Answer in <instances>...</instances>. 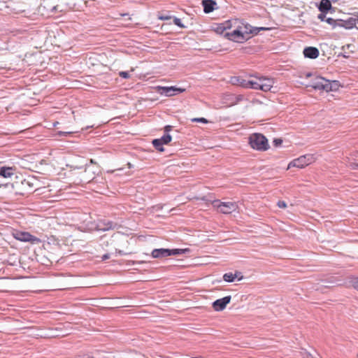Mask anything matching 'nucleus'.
<instances>
[{"label":"nucleus","mask_w":358,"mask_h":358,"mask_svg":"<svg viewBox=\"0 0 358 358\" xmlns=\"http://www.w3.org/2000/svg\"><path fill=\"white\" fill-rule=\"evenodd\" d=\"M10 260H12V262L3 261L1 262V265L3 266V267H1V271H3V273L6 274L5 276H1V279L9 278V275H10V273L12 272H13L14 270L15 269V268H13V267L17 266L18 262L17 261V259L15 255H13L10 257Z\"/></svg>","instance_id":"nucleus-7"},{"label":"nucleus","mask_w":358,"mask_h":358,"mask_svg":"<svg viewBox=\"0 0 358 358\" xmlns=\"http://www.w3.org/2000/svg\"><path fill=\"white\" fill-rule=\"evenodd\" d=\"M119 76L124 79H128L130 77L128 71H120Z\"/></svg>","instance_id":"nucleus-34"},{"label":"nucleus","mask_w":358,"mask_h":358,"mask_svg":"<svg viewBox=\"0 0 358 358\" xmlns=\"http://www.w3.org/2000/svg\"><path fill=\"white\" fill-rule=\"evenodd\" d=\"M326 14L327 13H320L317 16L318 19H320L321 21H325V20L327 18Z\"/></svg>","instance_id":"nucleus-38"},{"label":"nucleus","mask_w":358,"mask_h":358,"mask_svg":"<svg viewBox=\"0 0 358 358\" xmlns=\"http://www.w3.org/2000/svg\"><path fill=\"white\" fill-rule=\"evenodd\" d=\"M282 143V140L281 138H275L273 141V145L278 147Z\"/></svg>","instance_id":"nucleus-37"},{"label":"nucleus","mask_w":358,"mask_h":358,"mask_svg":"<svg viewBox=\"0 0 358 358\" xmlns=\"http://www.w3.org/2000/svg\"><path fill=\"white\" fill-rule=\"evenodd\" d=\"M34 179H26L24 180L23 182H22V184L24 185H27L29 186L30 188H33L34 187Z\"/></svg>","instance_id":"nucleus-30"},{"label":"nucleus","mask_w":358,"mask_h":358,"mask_svg":"<svg viewBox=\"0 0 358 358\" xmlns=\"http://www.w3.org/2000/svg\"><path fill=\"white\" fill-rule=\"evenodd\" d=\"M108 245V243H103L102 245Z\"/></svg>","instance_id":"nucleus-54"},{"label":"nucleus","mask_w":358,"mask_h":358,"mask_svg":"<svg viewBox=\"0 0 358 358\" xmlns=\"http://www.w3.org/2000/svg\"><path fill=\"white\" fill-rule=\"evenodd\" d=\"M194 358H201V357H194Z\"/></svg>","instance_id":"nucleus-57"},{"label":"nucleus","mask_w":358,"mask_h":358,"mask_svg":"<svg viewBox=\"0 0 358 358\" xmlns=\"http://www.w3.org/2000/svg\"><path fill=\"white\" fill-rule=\"evenodd\" d=\"M303 53L305 57L309 59H316L320 55L319 50L312 46L305 48Z\"/></svg>","instance_id":"nucleus-13"},{"label":"nucleus","mask_w":358,"mask_h":358,"mask_svg":"<svg viewBox=\"0 0 358 358\" xmlns=\"http://www.w3.org/2000/svg\"><path fill=\"white\" fill-rule=\"evenodd\" d=\"M338 56L342 57L343 58H346V59L350 57V55H348L347 52H341Z\"/></svg>","instance_id":"nucleus-45"},{"label":"nucleus","mask_w":358,"mask_h":358,"mask_svg":"<svg viewBox=\"0 0 358 358\" xmlns=\"http://www.w3.org/2000/svg\"><path fill=\"white\" fill-rule=\"evenodd\" d=\"M151 257L154 259H160L169 257V248H157L151 252Z\"/></svg>","instance_id":"nucleus-14"},{"label":"nucleus","mask_w":358,"mask_h":358,"mask_svg":"<svg viewBox=\"0 0 358 358\" xmlns=\"http://www.w3.org/2000/svg\"><path fill=\"white\" fill-rule=\"evenodd\" d=\"M249 81H250V80H245V79L241 78V82L239 83V86L244 87V88H248L249 83H248V82H249Z\"/></svg>","instance_id":"nucleus-32"},{"label":"nucleus","mask_w":358,"mask_h":358,"mask_svg":"<svg viewBox=\"0 0 358 358\" xmlns=\"http://www.w3.org/2000/svg\"><path fill=\"white\" fill-rule=\"evenodd\" d=\"M350 282L354 288L358 290V278H352Z\"/></svg>","instance_id":"nucleus-35"},{"label":"nucleus","mask_w":358,"mask_h":358,"mask_svg":"<svg viewBox=\"0 0 358 358\" xmlns=\"http://www.w3.org/2000/svg\"><path fill=\"white\" fill-rule=\"evenodd\" d=\"M115 254H116V256H124L126 255H127V252H125L123 250H119V249H115Z\"/></svg>","instance_id":"nucleus-39"},{"label":"nucleus","mask_w":358,"mask_h":358,"mask_svg":"<svg viewBox=\"0 0 358 358\" xmlns=\"http://www.w3.org/2000/svg\"><path fill=\"white\" fill-rule=\"evenodd\" d=\"M3 94H4V91L1 90V98L6 97V96Z\"/></svg>","instance_id":"nucleus-48"},{"label":"nucleus","mask_w":358,"mask_h":358,"mask_svg":"<svg viewBox=\"0 0 358 358\" xmlns=\"http://www.w3.org/2000/svg\"><path fill=\"white\" fill-rule=\"evenodd\" d=\"M248 83H249L248 89L260 90H261V85H260L259 78L257 79V80H250V81L248 82Z\"/></svg>","instance_id":"nucleus-23"},{"label":"nucleus","mask_w":358,"mask_h":358,"mask_svg":"<svg viewBox=\"0 0 358 358\" xmlns=\"http://www.w3.org/2000/svg\"><path fill=\"white\" fill-rule=\"evenodd\" d=\"M157 139L159 140L164 145H167L171 141L172 136L169 134H164L161 138Z\"/></svg>","instance_id":"nucleus-27"},{"label":"nucleus","mask_w":358,"mask_h":358,"mask_svg":"<svg viewBox=\"0 0 358 358\" xmlns=\"http://www.w3.org/2000/svg\"><path fill=\"white\" fill-rule=\"evenodd\" d=\"M339 27L345 29H351L356 27L358 29V16L349 17L346 20L339 19Z\"/></svg>","instance_id":"nucleus-9"},{"label":"nucleus","mask_w":358,"mask_h":358,"mask_svg":"<svg viewBox=\"0 0 358 358\" xmlns=\"http://www.w3.org/2000/svg\"><path fill=\"white\" fill-rule=\"evenodd\" d=\"M324 81H327V79L321 76H317L308 86L315 90L324 91L326 83Z\"/></svg>","instance_id":"nucleus-12"},{"label":"nucleus","mask_w":358,"mask_h":358,"mask_svg":"<svg viewBox=\"0 0 358 358\" xmlns=\"http://www.w3.org/2000/svg\"><path fill=\"white\" fill-rule=\"evenodd\" d=\"M348 166L352 169H358V152L348 158Z\"/></svg>","instance_id":"nucleus-20"},{"label":"nucleus","mask_w":358,"mask_h":358,"mask_svg":"<svg viewBox=\"0 0 358 358\" xmlns=\"http://www.w3.org/2000/svg\"><path fill=\"white\" fill-rule=\"evenodd\" d=\"M173 23L180 28L185 27V26L182 23L181 20L177 17H173Z\"/></svg>","instance_id":"nucleus-31"},{"label":"nucleus","mask_w":358,"mask_h":358,"mask_svg":"<svg viewBox=\"0 0 358 358\" xmlns=\"http://www.w3.org/2000/svg\"><path fill=\"white\" fill-rule=\"evenodd\" d=\"M225 31H226V29L224 28L223 23L217 24L216 27L215 28V31L218 34H224V35Z\"/></svg>","instance_id":"nucleus-28"},{"label":"nucleus","mask_w":358,"mask_h":358,"mask_svg":"<svg viewBox=\"0 0 358 358\" xmlns=\"http://www.w3.org/2000/svg\"><path fill=\"white\" fill-rule=\"evenodd\" d=\"M310 76H311V73H308L306 74V77H310Z\"/></svg>","instance_id":"nucleus-49"},{"label":"nucleus","mask_w":358,"mask_h":358,"mask_svg":"<svg viewBox=\"0 0 358 358\" xmlns=\"http://www.w3.org/2000/svg\"><path fill=\"white\" fill-rule=\"evenodd\" d=\"M267 29H268L266 28V27H252V29L250 31H249V32H250V34L257 35L260 31L267 30Z\"/></svg>","instance_id":"nucleus-29"},{"label":"nucleus","mask_w":358,"mask_h":358,"mask_svg":"<svg viewBox=\"0 0 358 358\" xmlns=\"http://www.w3.org/2000/svg\"><path fill=\"white\" fill-rule=\"evenodd\" d=\"M236 278V275L232 273H226L223 275V280L227 282H233Z\"/></svg>","instance_id":"nucleus-26"},{"label":"nucleus","mask_w":358,"mask_h":358,"mask_svg":"<svg viewBox=\"0 0 358 358\" xmlns=\"http://www.w3.org/2000/svg\"><path fill=\"white\" fill-rule=\"evenodd\" d=\"M242 99H243V96H242V95H238V96L236 97V101H241Z\"/></svg>","instance_id":"nucleus-47"},{"label":"nucleus","mask_w":358,"mask_h":358,"mask_svg":"<svg viewBox=\"0 0 358 358\" xmlns=\"http://www.w3.org/2000/svg\"><path fill=\"white\" fill-rule=\"evenodd\" d=\"M1 310H3V311H5V309H3V308H2V307L1 308Z\"/></svg>","instance_id":"nucleus-55"},{"label":"nucleus","mask_w":358,"mask_h":358,"mask_svg":"<svg viewBox=\"0 0 358 358\" xmlns=\"http://www.w3.org/2000/svg\"><path fill=\"white\" fill-rule=\"evenodd\" d=\"M251 148L258 151H266L269 148L268 139L262 134L255 133L249 137Z\"/></svg>","instance_id":"nucleus-3"},{"label":"nucleus","mask_w":358,"mask_h":358,"mask_svg":"<svg viewBox=\"0 0 358 358\" xmlns=\"http://www.w3.org/2000/svg\"><path fill=\"white\" fill-rule=\"evenodd\" d=\"M71 132L70 131H59L58 135L59 136H66L67 135L70 134Z\"/></svg>","instance_id":"nucleus-43"},{"label":"nucleus","mask_w":358,"mask_h":358,"mask_svg":"<svg viewBox=\"0 0 358 358\" xmlns=\"http://www.w3.org/2000/svg\"><path fill=\"white\" fill-rule=\"evenodd\" d=\"M261 90L264 92H268L271 90L273 85V80L268 78H259Z\"/></svg>","instance_id":"nucleus-15"},{"label":"nucleus","mask_w":358,"mask_h":358,"mask_svg":"<svg viewBox=\"0 0 358 358\" xmlns=\"http://www.w3.org/2000/svg\"><path fill=\"white\" fill-rule=\"evenodd\" d=\"M90 163H91V164H93V163H94V160H93V159H91V160H90Z\"/></svg>","instance_id":"nucleus-52"},{"label":"nucleus","mask_w":358,"mask_h":358,"mask_svg":"<svg viewBox=\"0 0 358 358\" xmlns=\"http://www.w3.org/2000/svg\"><path fill=\"white\" fill-rule=\"evenodd\" d=\"M110 257V255L109 253H106V254H104L102 257H101V260L102 261H105L106 259H108Z\"/></svg>","instance_id":"nucleus-44"},{"label":"nucleus","mask_w":358,"mask_h":358,"mask_svg":"<svg viewBox=\"0 0 358 358\" xmlns=\"http://www.w3.org/2000/svg\"><path fill=\"white\" fill-rule=\"evenodd\" d=\"M241 77H233L231 78V82L233 84H236L239 85V83L241 82Z\"/></svg>","instance_id":"nucleus-36"},{"label":"nucleus","mask_w":358,"mask_h":358,"mask_svg":"<svg viewBox=\"0 0 358 358\" xmlns=\"http://www.w3.org/2000/svg\"><path fill=\"white\" fill-rule=\"evenodd\" d=\"M325 22H327L329 25L332 27L333 29H336L339 27V19H334L332 17H327L325 20Z\"/></svg>","instance_id":"nucleus-24"},{"label":"nucleus","mask_w":358,"mask_h":358,"mask_svg":"<svg viewBox=\"0 0 358 358\" xmlns=\"http://www.w3.org/2000/svg\"><path fill=\"white\" fill-rule=\"evenodd\" d=\"M159 18L162 20H169L171 18V17L168 16V15H162V16H160Z\"/></svg>","instance_id":"nucleus-46"},{"label":"nucleus","mask_w":358,"mask_h":358,"mask_svg":"<svg viewBox=\"0 0 358 358\" xmlns=\"http://www.w3.org/2000/svg\"><path fill=\"white\" fill-rule=\"evenodd\" d=\"M212 205L223 214H231L238 208V205L236 202H222L220 200H214L212 202Z\"/></svg>","instance_id":"nucleus-4"},{"label":"nucleus","mask_w":358,"mask_h":358,"mask_svg":"<svg viewBox=\"0 0 358 358\" xmlns=\"http://www.w3.org/2000/svg\"><path fill=\"white\" fill-rule=\"evenodd\" d=\"M311 358H313V357H311Z\"/></svg>","instance_id":"nucleus-58"},{"label":"nucleus","mask_w":358,"mask_h":358,"mask_svg":"<svg viewBox=\"0 0 358 358\" xmlns=\"http://www.w3.org/2000/svg\"><path fill=\"white\" fill-rule=\"evenodd\" d=\"M169 256L172 255H180L183 254H186L190 252L189 248H174V249H169Z\"/></svg>","instance_id":"nucleus-21"},{"label":"nucleus","mask_w":358,"mask_h":358,"mask_svg":"<svg viewBox=\"0 0 358 358\" xmlns=\"http://www.w3.org/2000/svg\"><path fill=\"white\" fill-rule=\"evenodd\" d=\"M244 34L242 31V26L239 24L231 32H225L224 37L236 43H243L250 38V36H244Z\"/></svg>","instance_id":"nucleus-5"},{"label":"nucleus","mask_w":358,"mask_h":358,"mask_svg":"<svg viewBox=\"0 0 358 358\" xmlns=\"http://www.w3.org/2000/svg\"><path fill=\"white\" fill-rule=\"evenodd\" d=\"M325 83H326V85H325V92H336L337 91L340 86H341V84L339 83V81L338 80H327V81H324Z\"/></svg>","instance_id":"nucleus-17"},{"label":"nucleus","mask_w":358,"mask_h":358,"mask_svg":"<svg viewBox=\"0 0 358 358\" xmlns=\"http://www.w3.org/2000/svg\"><path fill=\"white\" fill-rule=\"evenodd\" d=\"M1 310H3V311H5V309H3V308H2V307L1 308Z\"/></svg>","instance_id":"nucleus-56"},{"label":"nucleus","mask_w":358,"mask_h":358,"mask_svg":"<svg viewBox=\"0 0 358 358\" xmlns=\"http://www.w3.org/2000/svg\"><path fill=\"white\" fill-rule=\"evenodd\" d=\"M332 8L330 0H321L318 9L321 13H327Z\"/></svg>","instance_id":"nucleus-19"},{"label":"nucleus","mask_w":358,"mask_h":358,"mask_svg":"<svg viewBox=\"0 0 358 358\" xmlns=\"http://www.w3.org/2000/svg\"><path fill=\"white\" fill-rule=\"evenodd\" d=\"M108 245V243H103L102 245Z\"/></svg>","instance_id":"nucleus-53"},{"label":"nucleus","mask_w":358,"mask_h":358,"mask_svg":"<svg viewBox=\"0 0 358 358\" xmlns=\"http://www.w3.org/2000/svg\"><path fill=\"white\" fill-rule=\"evenodd\" d=\"M152 143L157 150L159 152H163L164 150L163 147L164 144L157 138L152 140Z\"/></svg>","instance_id":"nucleus-25"},{"label":"nucleus","mask_w":358,"mask_h":358,"mask_svg":"<svg viewBox=\"0 0 358 358\" xmlns=\"http://www.w3.org/2000/svg\"><path fill=\"white\" fill-rule=\"evenodd\" d=\"M241 26H242V31L245 34L244 36H249L250 32L249 31L251 30L252 27L250 24L245 22V21L241 20Z\"/></svg>","instance_id":"nucleus-22"},{"label":"nucleus","mask_w":358,"mask_h":358,"mask_svg":"<svg viewBox=\"0 0 358 358\" xmlns=\"http://www.w3.org/2000/svg\"><path fill=\"white\" fill-rule=\"evenodd\" d=\"M3 147V146H2V145H1V152H2L6 151V150H2Z\"/></svg>","instance_id":"nucleus-51"},{"label":"nucleus","mask_w":358,"mask_h":358,"mask_svg":"<svg viewBox=\"0 0 358 358\" xmlns=\"http://www.w3.org/2000/svg\"><path fill=\"white\" fill-rule=\"evenodd\" d=\"M192 122H200V123H203V124H206L208 123V120L206 119L205 117H196V118H193L192 120Z\"/></svg>","instance_id":"nucleus-33"},{"label":"nucleus","mask_w":358,"mask_h":358,"mask_svg":"<svg viewBox=\"0 0 358 358\" xmlns=\"http://www.w3.org/2000/svg\"><path fill=\"white\" fill-rule=\"evenodd\" d=\"M226 30L230 29L231 28L238 27L239 24L241 23V20L238 18H234L231 20H228L222 22Z\"/></svg>","instance_id":"nucleus-18"},{"label":"nucleus","mask_w":358,"mask_h":358,"mask_svg":"<svg viewBox=\"0 0 358 358\" xmlns=\"http://www.w3.org/2000/svg\"><path fill=\"white\" fill-rule=\"evenodd\" d=\"M3 157L1 155V191L5 190L3 194L9 196L13 193L14 185L13 179H16L17 177V168L15 166H8L5 164L6 161L3 160Z\"/></svg>","instance_id":"nucleus-2"},{"label":"nucleus","mask_w":358,"mask_h":358,"mask_svg":"<svg viewBox=\"0 0 358 358\" xmlns=\"http://www.w3.org/2000/svg\"><path fill=\"white\" fill-rule=\"evenodd\" d=\"M185 89L178 87L176 86H170V87H158V92L165 96H172L180 93L185 92Z\"/></svg>","instance_id":"nucleus-8"},{"label":"nucleus","mask_w":358,"mask_h":358,"mask_svg":"<svg viewBox=\"0 0 358 358\" xmlns=\"http://www.w3.org/2000/svg\"><path fill=\"white\" fill-rule=\"evenodd\" d=\"M1 221V237L5 242L10 243L12 238L22 242L35 243L39 239L27 231L17 230Z\"/></svg>","instance_id":"nucleus-1"},{"label":"nucleus","mask_w":358,"mask_h":358,"mask_svg":"<svg viewBox=\"0 0 358 358\" xmlns=\"http://www.w3.org/2000/svg\"><path fill=\"white\" fill-rule=\"evenodd\" d=\"M116 226L117 224L112 221L101 219L98 220L95 229L97 231H106L114 229Z\"/></svg>","instance_id":"nucleus-11"},{"label":"nucleus","mask_w":358,"mask_h":358,"mask_svg":"<svg viewBox=\"0 0 358 358\" xmlns=\"http://www.w3.org/2000/svg\"><path fill=\"white\" fill-rule=\"evenodd\" d=\"M313 161L314 158L312 155H302L291 161L288 164V169H290L291 167L302 169L306 166L310 164Z\"/></svg>","instance_id":"nucleus-6"},{"label":"nucleus","mask_w":358,"mask_h":358,"mask_svg":"<svg viewBox=\"0 0 358 358\" xmlns=\"http://www.w3.org/2000/svg\"><path fill=\"white\" fill-rule=\"evenodd\" d=\"M217 3L214 0H203L202 6L205 13H210L215 9Z\"/></svg>","instance_id":"nucleus-16"},{"label":"nucleus","mask_w":358,"mask_h":358,"mask_svg":"<svg viewBox=\"0 0 358 358\" xmlns=\"http://www.w3.org/2000/svg\"><path fill=\"white\" fill-rule=\"evenodd\" d=\"M94 177H92L91 179L87 180L86 182H90V180H93V179H94Z\"/></svg>","instance_id":"nucleus-50"},{"label":"nucleus","mask_w":358,"mask_h":358,"mask_svg":"<svg viewBox=\"0 0 358 358\" xmlns=\"http://www.w3.org/2000/svg\"><path fill=\"white\" fill-rule=\"evenodd\" d=\"M172 129V126L171 125H166L164 127V134H169V132Z\"/></svg>","instance_id":"nucleus-42"},{"label":"nucleus","mask_w":358,"mask_h":358,"mask_svg":"<svg viewBox=\"0 0 358 358\" xmlns=\"http://www.w3.org/2000/svg\"><path fill=\"white\" fill-rule=\"evenodd\" d=\"M231 299V296L230 295L226 296L221 299H218L213 302L212 306L215 311H222L230 303Z\"/></svg>","instance_id":"nucleus-10"},{"label":"nucleus","mask_w":358,"mask_h":358,"mask_svg":"<svg viewBox=\"0 0 358 358\" xmlns=\"http://www.w3.org/2000/svg\"><path fill=\"white\" fill-rule=\"evenodd\" d=\"M277 204L278 206L280 208H285L287 206V203L284 201H278Z\"/></svg>","instance_id":"nucleus-40"},{"label":"nucleus","mask_w":358,"mask_h":358,"mask_svg":"<svg viewBox=\"0 0 358 358\" xmlns=\"http://www.w3.org/2000/svg\"><path fill=\"white\" fill-rule=\"evenodd\" d=\"M234 275H236V278L238 281L243 280V275H242L241 272L240 271H236Z\"/></svg>","instance_id":"nucleus-41"}]
</instances>
